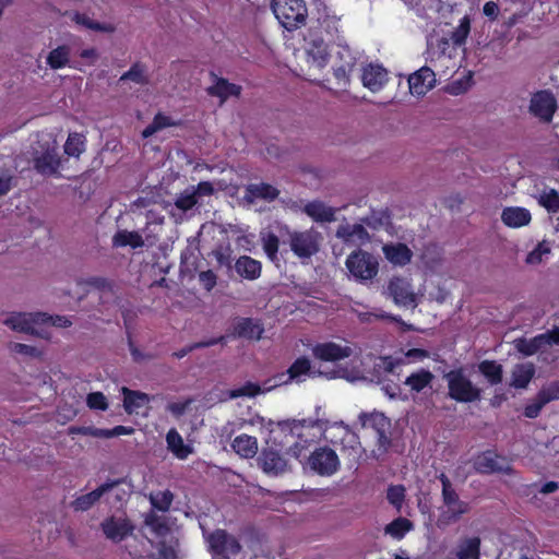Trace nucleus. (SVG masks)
Returning a JSON list of instances; mask_svg holds the SVG:
<instances>
[{
    "mask_svg": "<svg viewBox=\"0 0 559 559\" xmlns=\"http://www.w3.org/2000/svg\"><path fill=\"white\" fill-rule=\"evenodd\" d=\"M285 437L296 439L288 448V452L299 457L301 452L316 439L323 436L329 427V421L323 419L284 420L277 424Z\"/></svg>",
    "mask_w": 559,
    "mask_h": 559,
    "instance_id": "obj_1",
    "label": "nucleus"
},
{
    "mask_svg": "<svg viewBox=\"0 0 559 559\" xmlns=\"http://www.w3.org/2000/svg\"><path fill=\"white\" fill-rule=\"evenodd\" d=\"M4 323L12 330L29 334H39L37 325H53L58 328H68L72 321L66 316H50L45 312H15L4 320Z\"/></svg>",
    "mask_w": 559,
    "mask_h": 559,
    "instance_id": "obj_2",
    "label": "nucleus"
},
{
    "mask_svg": "<svg viewBox=\"0 0 559 559\" xmlns=\"http://www.w3.org/2000/svg\"><path fill=\"white\" fill-rule=\"evenodd\" d=\"M271 8L277 21L288 32L306 24L308 9L305 0H272Z\"/></svg>",
    "mask_w": 559,
    "mask_h": 559,
    "instance_id": "obj_3",
    "label": "nucleus"
},
{
    "mask_svg": "<svg viewBox=\"0 0 559 559\" xmlns=\"http://www.w3.org/2000/svg\"><path fill=\"white\" fill-rule=\"evenodd\" d=\"M448 395L459 403H473L481 399V390L466 376L463 368L450 370L444 374Z\"/></svg>",
    "mask_w": 559,
    "mask_h": 559,
    "instance_id": "obj_4",
    "label": "nucleus"
},
{
    "mask_svg": "<svg viewBox=\"0 0 559 559\" xmlns=\"http://www.w3.org/2000/svg\"><path fill=\"white\" fill-rule=\"evenodd\" d=\"M346 267L357 280L367 281L378 274L379 263L369 252L357 250L352 252L346 259Z\"/></svg>",
    "mask_w": 559,
    "mask_h": 559,
    "instance_id": "obj_5",
    "label": "nucleus"
},
{
    "mask_svg": "<svg viewBox=\"0 0 559 559\" xmlns=\"http://www.w3.org/2000/svg\"><path fill=\"white\" fill-rule=\"evenodd\" d=\"M473 465L475 471L481 475H512L514 473L509 460L492 450H486L476 455Z\"/></svg>",
    "mask_w": 559,
    "mask_h": 559,
    "instance_id": "obj_6",
    "label": "nucleus"
},
{
    "mask_svg": "<svg viewBox=\"0 0 559 559\" xmlns=\"http://www.w3.org/2000/svg\"><path fill=\"white\" fill-rule=\"evenodd\" d=\"M308 464L313 473L323 477L334 475L341 466L336 452L326 445L317 448L310 454Z\"/></svg>",
    "mask_w": 559,
    "mask_h": 559,
    "instance_id": "obj_7",
    "label": "nucleus"
},
{
    "mask_svg": "<svg viewBox=\"0 0 559 559\" xmlns=\"http://www.w3.org/2000/svg\"><path fill=\"white\" fill-rule=\"evenodd\" d=\"M321 236L314 229L289 234L290 250L300 259H309L320 249Z\"/></svg>",
    "mask_w": 559,
    "mask_h": 559,
    "instance_id": "obj_8",
    "label": "nucleus"
},
{
    "mask_svg": "<svg viewBox=\"0 0 559 559\" xmlns=\"http://www.w3.org/2000/svg\"><path fill=\"white\" fill-rule=\"evenodd\" d=\"M557 110L556 97L546 90L534 93L530 102V112L540 121L550 122Z\"/></svg>",
    "mask_w": 559,
    "mask_h": 559,
    "instance_id": "obj_9",
    "label": "nucleus"
},
{
    "mask_svg": "<svg viewBox=\"0 0 559 559\" xmlns=\"http://www.w3.org/2000/svg\"><path fill=\"white\" fill-rule=\"evenodd\" d=\"M442 501L448 508L440 514L439 524H450L460 520V518L469 511L467 502L460 500L454 488L442 490Z\"/></svg>",
    "mask_w": 559,
    "mask_h": 559,
    "instance_id": "obj_10",
    "label": "nucleus"
},
{
    "mask_svg": "<svg viewBox=\"0 0 559 559\" xmlns=\"http://www.w3.org/2000/svg\"><path fill=\"white\" fill-rule=\"evenodd\" d=\"M100 528L107 539L118 544L133 533L134 525L128 518L111 515L100 523Z\"/></svg>",
    "mask_w": 559,
    "mask_h": 559,
    "instance_id": "obj_11",
    "label": "nucleus"
},
{
    "mask_svg": "<svg viewBox=\"0 0 559 559\" xmlns=\"http://www.w3.org/2000/svg\"><path fill=\"white\" fill-rule=\"evenodd\" d=\"M305 41L307 43L306 51L309 61L319 69L326 67L330 52L323 38L317 35L312 28H309L308 34L305 35Z\"/></svg>",
    "mask_w": 559,
    "mask_h": 559,
    "instance_id": "obj_12",
    "label": "nucleus"
},
{
    "mask_svg": "<svg viewBox=\"0 0 559 559\" xmlns=\"http://www.w3.org/2000/svg\"><path fill=\"white\" fill-rule=\"evenodd\" d=\"M311 352L313 358L326 362H336L350 357L353 354L349 346H342L334 342L317 343Z\"/></svg>",
    "mask_w": 559,
    "mask_h": 559,
    "instance_id": "obj_13",
    "label": "nucleus"
},
{
    "mask_svg": "<svg viewBox=\"0 0 559 559\" xmlns=\"http://www.w3.org/2000/svg\"><path fill=\"white\" fill-rule=\"evenodd\" d=\"M121 483V479H108L93 491L76 497L71 501L70 507L76 512L87 511L95 506L105 493L109 492Z\"/></svg>",
    "mask_w": 559,
    "mask_h": 559,
    "instance_id": "obj_14",
    "label": "nucleus"
},
{
    "mask_svg": "<svg viewBox=\"0 0 559 559\" xmlns=\"http://www.w3.org/2000/svg\"><path fill=\"white\" fill-rule=\"evenodd\" d=\"M388 290L393 301L402 307H416V296L412 290L409 282L403 277H393L388 285Z\"/></svg>",
    "mask_w": 559,
    "mask_h": 559,
    "instance_id": "obj_15",
    "label": "nucleus"
},
{
    "mask_svg": "<svg viewBox=\"0 0 559 559\" xmlns=\"http://www.w3.org/2000/svg\"><path fill=\"white\" fill-rule=\"evenodd\" d=\"M210 550L217 556H225L227 552L236 555L240 550L239 543L224 530H216L207 538Z\"/></svg>",
    "mask_w": 559,
    "mask_h": 559,
    "instance_id": "obj_16",
    "label": "nucleus"
},
{
    "mask_svg": "<svg viewBox=\"0 0 559 559\" xmlns=\"http://www.w3.org/2000/svg\"><path fill=\"white\" fill-rule=\"evenodd\" d=\"M388 81V71L382 66L369 63L362 68L361 82L369 91L373 93L381 91Z\"/></svg>",
    "mask_w": 559,
    "mask_h": 559,
    "instance_id": "obj_17",
    "label": "nucleus"
},
{
    "mask_svg": "<svg viewBox=\"0 0 559 559\" xmlns=\"http://www.w3.org/2000/svg\"><path fill=\"white\" fill-rule=\"evenodd\" d=\"M436 84V74L428 68L423 67L408 78L409 92L413 95L423 96Z\"/></svg>",
    "mask_w": 559,
    "mask_h": 559,
    "instance_id": "obj_18",
    "label": "nucleus"
},
{
    "mask_svg": "<svg viewBox=\"0 0 559 559\" xmlns=\"http://www.w3.org/2000/svg\"><path fill=\"white\" fill-rule=\"evenodd\" d=\"M60 166L61 159L55 145L34 158V167L43 176L57 175Z\"/></svg>",
    "mask_w": 559,
    "mask_h": 559,
    "instance_id": "obj_19",
    "label": "nucleus"
},
{
    "mask_svg": "<svg viewBox=\"0 0 559 559\" xmlns=\"http://www.w3.org/2000/svg\"><path fill=\"white\" fill-rule=\"evenodd\" d=\"M264 333V326L261 320L253 318H240L234 324V335L259 341Z\"/></svg>",
    "mask_w": 559,
    "mask_h": 559,
    "instance_id": "obj_20",
    "label": "nucleus"
},
{
    "mask_svg": "<svg viewBox=\"0 0 559 559\" xmlns=\"http://www.w3.org/2000/svg\"><path fill=\"white\" fill-rule=\"evenodd\" d=\"M385 259L395 266H405L413 259V251L403 242L388 243L382 248Z\"/></svg>",
    "mask_w": 559,
    "mask_h": 559,
    "instance_id": "obj_21",
    "label": "nucleus"
},
{
    "mask_svg": "<svg viewBox=\"0 0 559 559\" xmlns=\"http://www.w3.org/2000/svg\"><path fill=\"white\" fill-rule=\"evenodd\" d=\"M262 469L267 474L277 475L286 468V461L280 453L274 449H263L259 457Z\"/></svg>",
    "mask_w": 559,
    "mask_h": 559,
    "instance_id": "obj_22",
    "label": "nucleus"
},
{
    "mask_svg": "<svg viewBox=\"0 0 559 559\" xmlns=\"http://www.w3.org/2000/svg\"><path fill=\"white\" fill-rule=\"evenodd\" d=\"M304 213L317 223H331L335 218V209L328 206L324 202L314 200L304 206Z\"/></svg>",
    "mask_w": 559,
    "mask_h": 559,
    "instance_id": "obj_23",
    "label": "nucleus"
},
{
    "mask_svg": "<svg viewBox=\"0 0 559 559\" xmlns=\"http://www.w3.org/2000/svg\"><path fill=\"white\" fill-rule=\"evenodd\" d=\"M166 443L167 449L178 460H186L190 454L193 453V447L185 443L181 435L177 431L176 428L168 430L166 435Z\"/></svg>",
    "mask_w": 559,
    "mask_h": 559,
    "instance_id": "obj_24",
    "label": "nucleus"
},
{
    "mask_svg": "<svg viewBox=\"0 0 559 559\" xmlns=\"http://www.w3.org/2000/svg\"><path fill=\"white\" fill-rule=\"evenodd\" d=\"M311 371V362L306 356L298 357L287 369L286 374L277 376L281 383L287 384L292 381H300L302 376L309 374Z\"/></svg>",
    "mask_w": 559,
    "mask_h": 559,
    "instance_id": "obj_25",
    "label": "nucleus"
},
{
    "mask_svg": "<svg viewBox=\"0 0 559 559\" xmlns=\"http://www.w3.org/2000/svg\"><path fill=\"white\" fill-rule=\"evenodd\" d=\"M280 195V190L274 186L261 182V183H250L246 187V195L245 198L249 202H253L257 199L265 200V201H274Z\"/></svg>",
    "mask_w": 559,
    "mask_h": 559,
    "instance_id": "obj_26",
    "label": "nucleus"
},
{
    "mask_svg": "<svg viewBox=\"0 0 559 559\" xmlns=\"http://www.w3.org/2000/svg\"><path fill=\"white\" fill-rule=\"evenodd\" d=\"M532 219L531 213L524 207H506L501 214V221L504 225L519 228L527 225Z\"/></svg>",
    "mask_w": 559,
    "mask_h": 559,
    "instance_id": "obj_27",
    "label": "nucleus"
},
{
    "mask_svg": "<svg viewBox=\"0 0 559 559\" xmlns=\"http://www.w3.org/2000/svg\"><path fill=\"white\" fill-rule=\"evenodd\" d=\"M236 272L243 278L253 281L260 277L262 264L260 261L249 257L241 255L235 263Z\"/></svg>",
    "mask_w": 559,
    "mask_h": 559,
    "instance_id": "obj_28",
    "label": "nucleus"
},
{
    "mask_svg": "<svg viewBox=\"0 0 559 559\" xmlns=\"http://www.w3.org/2000/svg\"><path fill=\"white\" fill-rule=\"evenodd\" d=\"M231 448L241 457L251 459L258 452V440L255 437L242 433L234 439Z\"/></svg>",
    "mask_w": 559,
    "mask_h": 559,
    "instance_id": "obj_29",
    "label": "nucleus"
},
{
    "mask_svg": "<svg viewBox=\"0 0 559 559\" xmlns=\"http://www.w3.org/2000/svg\"><path fill=\"white\" fill-rule=\"evenodd\" d=\"M435 379L433 373L425 368H420L416 372L411 373L404 381V384L411 389L412 392L419 393L425 388L430 386Z\"/></svg>",
    "mask_w": 559,
    "mask_h": 559,
    "instance_id": "obj_30",
    "label": "nucleus"
},
{
    "mask_svg": "<svg viewBox=\"0 0 559 559\" xmlns=\"http://www.w3.org/2000/svg\"><path fill=\"white\" fill-rule=\"evenodd\" d=\"M535 376V367L531 362L518 364L512 370L511 385L515 389H525Z\"/></svg>",
    "mask_w": 559,
    "mask_h": 559,
    "instance_id": "obj_31",
    "label": "nucleus"
},
{
    "mask_svg": "<svg viewBox=\"0 0 559 559\" xmlns=\"http://www.w3.org/2000/svg\"><path fill=\"white\" fill-rule=\"evenodd\" d=\"M209 94L226 100L230 96L238 97L241 94V86L230 83L228 80L219 78L214 85L209 87Z\"/></svg>",
    "mask_w": 559,
    "mask_h": 559,
    "instance_id": "obj_32",
    "label": "nucleus"
},
{
    "mask_svg": "<svg viewBox=\"0 0 559 559\" xmlns=\"http://www.w3.org/2000/svg\"><path fill=\"white\" fill-rule=\"evenodd\" d=\"M457 559H479L480 538L477 536L462 539L455 551Z\"/></svg>",
    "mask_w": 559,
    "mask_h": 559,
    "instance_id": "obj_33",
    "label": "nucleus"
},
{
    "mask_svg": "<svg viewBox=\"0 0 559 559\" xmlns=\"http://www.w3.org/2000/svg\"><path fill=\"white\" fill-rule=\"evenodd\" d=\"M359 420L364 428H372L376 433L389 430L391 423L390 419L382 413L373 412L370 414L361 413Z\"/></svg>",
    "mask_w": 559,
    "mask_h": 559,
    "instance_id": "obj_34",
    "label": "nucleus"
},
{
    "mask_svg": "<svg viewBox=\"0 0 559 559\" xmlns=\"http://www.w3.org/2000/svg\"><path fill=\"white\" fill-rule=\"evenodd\" d=\"M123 407L128 414H132L139 408L143 407L150 401L146 393L133 391L128 388H122Z\"/></svg>",
    "mask_w": 559,
    "mask_h": 559,
    "instance_id": "obj_35",
    "label": "nucleus"
},
{
    "mask_svg": "<svg viewBox=\"0 0 559 559\" xmlns=\"http://www.w3.org/2000/svg\"><path fill=\"white\" fill-rule=\"evenodd\" d=\"M479 372L487 379L491 385L502 382L503 369L496 360H483L478 365Z\"/></svg>",
    "mask_w": 559,
    "mask_h": 559,
    "instance_id": "obj_36",
    "label": "nucleus"
},
{
    "mask_svg": "<svg viewBox=\"0 0 559 559\" xmlns=\"http://www.w3.org/2000/svg\"><path fill=\"white\" fill-rule=\"evenodd\" d=\"M116 248L130 246L132 249L142 248L144 240L138 231L118 230L112 237Z\"/></svg>",
    "mask_w": 559,
    "mask_h": 559,
    "instance_id": "obj_37",
    "label": "nucleus"
},
{
    "mask_svg": "<svg viewBox=\"0 0 559 559\" xmlns=\"http://www.w3.org/2000/svg\"><path fill=\"white\" fill-rule=\"evenodd\" d=\"M71 20L87 29L100 32V33H112L115 26L110 23H100L92 20L86 13L74 12Z\"/></svg>",
    "mask_w": 559,
    "mask_h": 559,
    "instance_id": "obj_38",
    "label": "nucleus"
},
{
    "mask_svg": "<svg viewBox=\"0 0 559 559\" xmlns=\"http://www.w3.org/2000/svg\"><path fill=\"white\" fill-rule=\"evenodd\" d=\"M70 60V47L67 45H60L52 49L46 59V63L52 70L63 69L69 64Z\"/></svg>",
    "mask_w": 559,
    "mask_h": 559,
    "instance_id": "obj_39",
    "label": "nucleus"
},
{
    "mask_svg": "<svg viewBox=\"0 0 559 559\" xmlns=\"http://www.w3.org/2000/svg\"><path fill=\"white\" fill-rule=\"evenodd\" d=\"M178 122L173 120L169 116H166L162 112H158L154 116L153 121L145 127V129L142 131V136L144 139H147L158 132L159 130H163L168 127H175Z\"/></svg>",
    "mask_w": 559,
    "mask_h": 559,
    "instance_id": "obj_40",
    "label": "nucleus"
},
{
    "mask_svg": "<svg viewBox=\"0 0 559 559\" xmlns=\"http://www.w3.org/2000/svg\"><path fill=\"white\" fill-rule=\"evenodd\" d=\"M85 136L82 133H69L64 143V153L71 157H79L85 151Z\"/></svg>",
    "mask_w": 559,
    "mask_h": 559,
    "instance_id": "obj_41",
    "label": "nucleus"
},
{
    "mask_svg": "<svg viewBox=\"0 0 559 559\" xmlns=\"http://www.w3.org/2000/svg\"><path fill=\"white\" fill-rule=\"evenodd\" d=\"M413 528V523L406 518H396L391 523L385 526V533L392 536L393 538L400 540L402 539Z\"/></svg>",
    "mask_w": 559,
    "mask_h": 559,
    "instance_id": "obj_42",
    "label": "nucleus"
},
{
    "mask_svg": "<svg viewBox=\"0 0 559 559\" xmlns=\"http://www.w3.org/2000/svg\"><path fill=\"white\" fill-rule=\"evenodd\" d=\"M544 345L545 336L540 334L534 336L531 340L519 338L515 343L516 349L525 356H532L536 354Z\"/></svg>",
    "mask_w": 559,
    "mask_h": 559,
    "instance_id": "obj_43",
    "label": "nucleus"
},
{
    "mask_svg": "<svg viewBox=\"0 0 559 559\" xmlns=\"http://www.w3.org/2000/svg\"><path fill=\"white\" fill-rule=\"evenodd\" d=\"M120 81H132L140 85L148 83L146 66L140 61L134 62L130 69L120 76Z\"/></svg>",
    "mask_w": 559,
    "mask_h": 559,
    "instance_id": "obj_44",
    "label": "nucleus"
},
{
    "mask_svg": "<svg viewBox=\"0 0 559 559\" xmlns=\"http://www.w3.org/2000/svg\"><path fill=\"white\" fill-rule=\"evenodd\" d=\"M148 499L153 509L160 512H167L174 501V493L169 489H166L163 491L152 492Z\"/></svg>",
    "mask_w": 559,
    "mask_h": 559,
    "instance_id": "obj_45",
    "label": "nucleus"
},
{
    "mask_svg": "<svg viewBox=\"0 0 559 559\" xmlns=\"http://www.w3.org/2000/svg\"><path fill=\"white\" fill-rule=\"evenodd\" d=\"M354 67V58H350L349 61H346L345 63L333 69V76L336 81L338 90H345L349 85V75Z\"/></svg>",
    "mask_w": 559,
    "mask_h": 559,
    "instance_id": "obj_46",
    "label": "nucleus"
},
{
    "mask_svg": "<svg viewBox=\"0 0 559 559\" xmlns=\"http://www.w3.org/2000/svg\"><path fill=\"white\" fill-rule=\"evenodd\" d=\"M538 204L545 207L548 213H559V192L556 189L543 191L538 198Z\"/></svg>",
    "mask_w": 559,
    "mask_h": 559,
    "instance_id": "obj_47",
    "label": "nucleus"
},
{
    "mask_svg": "<svg viewBox=\"0 0 559 559\" xmlns=\"http://www.w3.org/2000/svg\"><path fill=\"white\" fill-rule=\"evenodd\" d=\"M469 32L471 20L465 15L460 20L459 26L451 33L450 39L454 46L460 47L465 44Z\"/></svg>",
    "mask_w": 559,
    "mask_h": 559,
    "instance_id": "obj_48",
    "label": "nucleus"
},
{
    "mask_svg": "<svg viewBox=\"0 0 559 559\" xmlns=\"http://www.w3.org/2000/svg\"><path fill=\"white\" fill-rule=\"evenodd\" d=\"M224 341V337L223 336H219V337H213V338H210V340H206V341H201V342H195V343H192L177 352H174L173 353V356L177 359H181L183 357H186L188 354H190L192 350L194 349H198V348H205V347H210V346H214L221 342Z\"/></svg>",
    "mask_w": 559,
    "mask_h": 559,
    "instance_id": "obj_49",
    "label": "nucleus"
},
{
    "mask_svg": "<svg viewBox=\"0 0 559 559\" xmlns=\"http://www.w3.org/2000/svg\"><path fill=\"white\" fill-rule=\"evenodd\" d=\"M262 246L265 254L271 261L277 260L280 240L273 233L262 234Z\"/></svg>",
    "mask_w": 559,
    "mask_h": 559,
    "instance_id": "obj_50",
    "label": "nucleus"
},
{
    "mask_svg": "<svg viewBox=\"0 0 559 559\" xmlns=\"http://www.w3.org/2000/svg\"><path fill=\"white\" fill-rule=\"evenodd\" d=\"M144 523L156 535H165L168 532V526L165 520L157 515L154 511H150L148 513L145 514Z\"/></svg>",
    "mask_w": 559,
    "mask_h": 559,
    "instance_id": "obj_51",
    "label": "nucleus"
},
{
    "mask_svg": "<svg viewBox=\"0 0 559 559\" xmlns=\"http://www.w3.org/2000/svg\"><path fill=\"white\" fill-rule=\"evenodd\" d=\"M388 501L397 510L401 509L405 499V488L402 485H391L386 490Z\"/></svg>",
    "mask_w": 559,
    "mask_h": 559,
    "instance_id": "obj_52",
    "label": "nucleus"
},
{
    "mask_svg": "<svg viewBox=\"0 0 559 559\" xmlns=\"http://www.w3.org/2000/svg\"><path fill=\"white\" fill-rule=\"evenodd\" d=\"M450 41L451 39L444 36L428 41V53L432 57L444 56L450 47Z\"/></svg>",
    "mask_w": 559,
    "mask_h": 559,
    "instance_id": "obj_53",
    "label": "nucleus"
},
{
    "mask_svg": "<svg viewBox=\"0 0 559 559\" xmlns=\"http://www.w3.org/2000/svg\"><path fill=\"white\" fill-rule=\"evenodd\" d=\"M134 432V428L118 425L114 427L112 429H96L93 433L95 437H102V438H114L118 436H128L132 435Z\"/></svg>",
    "mask_w": 559,
    "mask_h": 559,
    "instance_id": "obj_54",
    "label": "nucleus"
},
{
    "mask_svg": "<svg viewBox=\"0 0 559 559\" xmlns=\"http://www.w3.org/2000/svg\"><path fill=\"white\" fill-rule=\"evenodd\" d=\"M86 403L91 409L106 411L108 407L107 399L102 392L90 393Z\"/></svg>",
    "mask_w": 559,
    "mask_h": 559,
    "instance_id": "obj_55",
    "label": "nucleus"
},
{
    "mask_svg": "<svg viewBox=\"0 0 559 559\" xmlns=\"http://www.w3.org/2000/svg\"><path fill=\"white\" fill-rule=\"evenodd\" d=\"M544 402L549 403L559 400V381H554L548 385L542 388L537 393Z\"/></svg>",
    "mask_w": 559,
    "mask_h": 559,
    "instance_id": "obj_56",
    "label": "nucleus"
},
{
    "mask_svg": "<svg viewBox=\"0 0 559 559\" xmlns=\"http://www.w3.org/2000/svg\"><path fill=\"white\" fill-rule=\"evenodd\" d=\"M198 203L197 193H181L175 201V205L177 209L181 211H189L194 207Z\"/></svg>",
    "mask_w": 559,
    "mask_h": 559,
    "instance_id": "obj_57",
    "label": "nucleus"
},
{
    "mask_svg": "<svg viewBox=\"0 0 559 559\" xmlns=\"http://www.w3.org/2000/svg\"><path fill=\"white\" fill-rule=\"evenodd\" d=\"M123 322H124V326L127 330L128 345H129V350L131 353V356L134 361H140L144 358V356L139 350V348L134 345V342L132 340L131 332H130L131 325H130V319H129L128 313L123 314Z\"/></svg>",
    "mask_w": 559,
    "mask_h": 559,
    "instance_id": "obj_58",
    "label": "nucleus"
},
{
    "mask_svg": "<svg viewBox=\"0 0 559 559\" xmlns=\"http://www.w3.org/2000/svg\"><path fill=\"white\" fill-rule=\"evenodd\" d=\"M545 405L546 402L537 394L535 401L525 406L523 414L525 417L534 419L538 417Z\"/></svg>",
    "mask_w": 559,
    "mask_h": 559,
    "instance_id": "obj_59",
    "label": "nucleus"
},
{
    "mask_svg": "<svg viewBox=\"0 0 559 559\" xmlns=\"http://www.w3.org/2000/svg\"><path fill=\"white\" fill-rule=\"evenodd\" d=\"M84 284L94 289L105 292L111 289V283L108 278L103 276H91L84 280Z\"/></svg>",
    "mask_w": 559,
    "mask_h": 559,
    "instance_id": "obj_60",
    "label": "nucleus"
},
{
    "mask_svg": "<svg viewBox=\"0 0 559 559\" xmlns=\"http://www.w3.org/2000/svg\"><path fill=\"white\" fill-rule=\"evenodd\" d=\"M200 284L207 292H211L217 283V276L212 270L202 271L198 275Z\"/></svg>",
    "mask_w": 559,
    "mask_h": 559,
    "instance_id": "obj_61",
    "label": "nucleus"
},
{
    "mask_svg": "<svg viewBox=\"0 0 559 559\" xmlns=\"http://www.w3.org/2000/svg\"><path fill=\"white\" fill-rule=\"evenodd\" d=\"M10 349L13 353L27 355V356L35 357V356L39 355V352L37 350L36 347L26 345V344H22V343H11Z\"/></svg>",
    "mask_w": 559,
    "mask_h": 559,
    "instance_id": "obj_62",
    "label": "nucleus"
},
{
    "mask_svg": "<svg viewBox=\"0 0 559 559\" xmlns=\"http://www.w3.org/2000/svg\"><path fill=\"white\" fill-rule=\"evenodd\" d=\"M13 176L9 173H0V197L10 192L13 187Z\"/></svg>",
    "mask_w": 559,
    "mask_h": 559,
    "instance_id": "obj_63",
    "label": "nucleus"
},
{
    "mask_svg": "<svg viewBox=\"0 0 559 559\" xmlns=\"http://www.w3.org/2000/svg\"><path fill=\"white\" fill-rule=\"evenodd\" d=\"M484 14L490 20H496L499 14V7L495 1H487L483 7Z\"/></svg>",
    "mask_w": 559,
    "mask_h": 559,
    "instance_id": "obj_64",
    "label": "nucleus"
}]
</instances>
